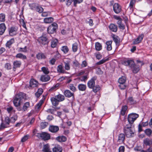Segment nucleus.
<instances>
[{"instance_id": "60", "label": "nucleus", "mask_w": 152, "mask_h": 152, "mask_svg": "<svg viewBox=\"0 0 152 152\" xmlns=\"http://www.w3.org/2000/svg\"><path fill=\"white\" fill-rule=\"evenodd\" d=\"M135 2V0H131L129 5V7L130 8V9H131L133 7L134 5Z\"/></svg>"}, {"instance_id": "46", "label": "nucleus", "mask_w": 152, "mask_h": 152, "mask_svg": "<svg viewBox=\"0 0 152 152\" xmlns=\"http://www.w3.org/2000/svg\"><path fill=\"white\" fill-rule=\"evenodd\" d=\"M38 5L36 3H32L29 4L30 8L32 10H35Z\"/></svg>"}, {"instance_id": "34", "label": "nucleus", "mask_w": 152, "mask_h": 152, "mask_svg": "<svg viewBox=\"0 0 152 152\" xmlns=\"http://www.w3.org/2000/svg\"><path fill=\"white\" fill-rule=\"evenodd\" d=\"M112 41H108L106 43L107 45V49L108 51H110L112 49Z\"/></svg>"}, {"instance_id": "27", "label": "nucleus", "mask_w": 152, "mask_h": 152, "mask_svg": "<svg viewBox=\"0 0 152 152\" xmlns=\"http://www.w3.org/2000/svg\"><path fill=\"white\" fill-rule=\"evenodd\" d=\"M38 60L42 59H45L46 58V56L45 54L40 52L37 54L36 56Z\"/></svg>"}, {"instance_id": "9", "label": "nucleus", "mask_w": 152, "mask_h": 152, "mask_svg": "<svg viewBox=\"0 0 152 152\" xmlns=\"http://www.w3.org/2000/svg\"><path fill=\"white\" fill-rule=\"evenodd\" d=\"M8 30L9 35L11 36H13L16 34L18 29L14 27H11L9 28Z\"/></svg>"}, {"instance_id": "13", "label": "nucleus", "mask_w": 152, "mask_h": 152, "mask_svg": "<svg viewBox=\"0 0 152 152\" xmlns=\"http://www.w3.org/2000/svg\"><path fill=\"white\" fill-rule=\"evenodd\" d=\"M29 83L30 87L32 88L37 87L39 84L37 81L32 78L31 79Z\"/></svg>"}, {"instance_id": "51", "label": "nucleus", "mask_w": 152, "mask_h": 152, "mask_svg": "<svg viewBox=\"0 0 152 152\" xmlns=\"http://www.w3.org/2000/svg\"><path fill=\"white\" fill-rule=\"evenodd\" d=\"M6 110L9 113H11L12 112L14 113L15 112V110H13V107L12 106L7 107Z\"/></svg>"}, {"instance_id": "62", "label": "nucleus", "mask_w": 152, "mask_h": 152, "mask_svg": "<svg viewBox=\"0 0 152 152\" xmlns=\"http://www.w3.org/2000/svg\"><path fill=\"white\" fill-rule=\"evenodd\" d=\"M29 136L28 135L24 136L21 139V141L22 142H24L27 140Z\"/></svg>"}, {"instance_id": "20", "label": "nucleus", "mask_w": 152, "mask_h": 152, "mask_svg": "<svg viewBox=\"0 0 152 152\" xmlns=\"http://www.w3.org/2000/svg\"><path fill=\"white\" fill-rule=\"evenodd\" d=\"M109 27L110 30L111 31L116 32L117 31V26L114 24L111 23L110 24Z\"/></svg>"}, {"instance_id": "52", "label": "nucleus", "mask_w": 152, "mask_h": 152, "mask_svg": "<svg viewBox=\"0 0 152 152\" xmlns=\"http://www.w3.org/2000/svg\"><path fill=\"white\" fill-rule=\"evenodd\" d=\"M5 15L3 13L0 14V21L4 22L5 20Z\"/></svg>"}, {"instance_id": "10", "label": "nucleus", "mask_w": 152, "mask_h": 152, "mask_svg": "<svg viewBox=\"0 0 152 152\" xmlns=\"http://www.w3.org/2000/svg\"><path fill=\"white\" fill-rule=\"evenodd\" d=\"M64 96L68 98L72 97L73 99H75L74 93H72L69 90H66L64 93Z\"/></svg>"}, {"instance_id": "19", "label": "nucleus", "mask_w": 152, "mask_h": 152, "mask_svg": "<svg viewBox=\"0 0 152 152\" xmlns=\"http://www.w3.org/2000/svg\"><path fill=\"white\" fill-rule=\"evenodd\" d=\"M49 129L51 132L56 133L59 130V128L57 126H51L49 127Z\"/></svg>"}, {"instance_id": "55", "label": "nucleus", "mask_w": 152, "mask_h": 152, "mask_svg": "<svg viewBox=\"0 0 152 152\" xmlns=\"http://www.w3.org/2000/svg\"><path fill=\"white\" fill-rule=\"evenodd\" d=\"M48 123L46 122H42L40 124V126L42 129L45 128L48 125Z\"/></svg>"}, {"instance_id": "1", "label": "nucleus", "mask_w": 152, "mask_h": 152, "mask_svg": "<svg viewBox=\"0 0 152 152\" xmlns=\"http://www.w3.org/2000/svg\"><path fill=\"white\" fill-rule=\"evenodd\" d=\"M26 99V94L22 92L19 93L15 96L13 101L15 107H18Z\"/></svg>"}, {"instance_id": "8", "label": "nucleus", "mask_w": 152, "mask_h": 152, "mask_svg": "<svg viewBox=\"0 0 152 152\" xmlns=\"http://www.w3.org/2000/svg\"><path fill=\"white\" fill-rule=\"evenodd\" d=\"M113 10L116 13L118 14L121 11V7L118 3H115L113 5Z\"/></svg>"}, {"instance_id": "21", "label": "nucleus", "mask_w": 152, "mask_h": 152, "mask_svg": "<svg viewBox=\"0 0 152 152\" xmlns=\"http://www.w3.org/2000/svg\"><path fill=\"white\" fill-rule=\"evenodd\" d=\"M42 151L43 152H52L49 144H47L44 145Z\"/></svg>"}, {"instance_id": "42", "label": "nucleus", "mask_w": 152, "mask_h": 152, "mask_svg": "<svg viewBox=\"0 0 152 152\" xmlns=\"http://www.w3.org/2000/svg\"><path fill=\"white\" fill-rule=\"evenodd\" d=\"M15 57L17 58H18L22 59H26L27 58L25 55L20 53L17 54Z\"/></svg>"}, {"instance_id": "4", "label": "nucleus", "mask_w": 152, "mask_h": 152, "mask_svg": "<svg viewBox=\"0 0 152 152\" xmlns=\"http://www.w3.org/2000/svg\"><path fill=\"white\" fill-rule=\"evenodd\" d=\"M58 28V25L56 23H53L50 26L47 28L48 33L49 34H53L56 32V30Z\"/></svg>"}, {"instance_id": "44", "label": "nucleus", "mask_w": 152, "mask_h": 152, "mask_svg": "<svg viewBox=\"0 0 152 152\" xmlns=\"http://www.w3.org/2000/svg\"><path fill=\"white\" fill-rule=\"evenodd\" d=\"M61 50L65 54L67 53L69 51V49L66 46H64L61 47Z\"/></svg>"}, {"instance_id": "25", "label": "nucleus", "mask_w": 152, "mask_h": 152, "mask_svg": "<svg viewBox=\"0 0 152 152\" xmlns=\"http://www.w3.org/2000/svg\"><path fill=\"white\" fill-rule=\"evenodd\" d=\"M128 108V107L126 105L123 106L120 111V115L124 116L126 113V111Z\"/></svg>"}, {"instance_id": "18", "label": "nucleus", "mask_w": 152, "mask_h": 152, "mask_svg": "<svg viewBox=\"0 0 152 152\" xmlns=\"http://www.w3.org/2000/svg\"><path fill=\"white\" fill-rule=\"evenodd\" d=\"M131 67L132 69L133 72L134 73H137L139 70V66L135 65L134 62V63L131 65Z\"/></svg>"}, {"instance_id": "50", "label": "nucleus", "mask_w": 152, "mask_h": 152, "mask_svg": "<svg viewBox=\"0 0 152 152\" xmlns=\"http://www.w3.org/2000/svg\"><path fill=\"white\" fill-rule=\"evenodd\" d=\"M44 102L43 101V100H41L37 104V105H36V106H35V108L36 109H39V108H40L42 104Z\"/></svg>"}, {"instance_id": "47", "label": "nucleus", "mask_w": 152, "mask_h": 152, "mask_svg": "<svg viewBox=\"0 0 152 152\" xmlns=\"http://www.w3.org/2000/svg\"><path fill=\"white\" fill-rule=\"evenodd\" d=\"M18 118L17 116L16 115H14L12 117L10 118V121L11 123H14Z\"/></svg>"}, {"instance_id": "30", "label": "nucleus", "mask_w": 152, "mask_h": 152, "mask_svg": "<svg viewBox=\"0 0 152 152\" xmlns=\"http://www.w3.org/2000/svg\"><path fill=\"white\" fill-rule=\"evenodd\" d=\"M112 37L113 41L116 45L119 43L120 41V39L118 36H115L114 34H112Z\"/></svg>"}, {"instance_id": "59", "label": "nucleus", "mask_w": 152, "mask_h": 152, "mask_svg": "<svg viewBox=\"0 0 152 152\" xmlns=\"http://www.w3.org/2000/svg\"><path fill=\"white\" fill-rule=\"evenodd\" d=\"M35 10L39 13H41L43 12V9L42 7L37 6Z\"/></svg>"}, {"instance_id": "7", "label": "nucleus", "mask_w": 152, "mask_h": 152, "mask_svg": "<svg viewBox=\"0 0 152 152\" xmlns=\"http://www.w3.org/2000/svg\"><path fill=\"white\" fill-rule=\"evenodd\" d=\"M97 79V77L94 76L91 79L89 80L87 83L88 87L90 88H93L95 86V81Z\"/></svg>"}, {"instance_id": "32", "label": "nucleus", "mask_w": 152, "mask_h": 152, "mask_svg": "<svg viewBox=\"0 0 152 152\" xmlns=\"http://www.w3.org/2000/svg\"><path fill=\"white\" fill-rule=\"evenodd\" d=\"M56 140L59 142H64L66 140V137L63 136H58L56 138Z\"/></svg>"}, {"instance_id": "24", "label": "nucleus", "mask_w": 152, "mask_h": 152, "mask_svg": "<svg viewBox=\"0 0 152 152\" xmlns=\"http://www.w3.org/2000/svg\"><path fill=\"white\" fill-rule=\"evenodd\" d=\"M15 42V40L14 38H12L9 40L7 41L5 44L6 47L8 48L9 49L10 48L11 45Z\"/></svg>"}, {"instance_id": "54", "label": "nucleus", "mask_w": 152, "mask_h": 152, "mask_svg": "<svg viewBox=\"0 0 152 152\" xmlns=\"http://www.w3.org/2000/svg\"><path fill=\"white\" fill-rule=\"evenodd\" d=\"M77 45L76 43L73 44L72 46V49L74 52L77 51Z\"/></svg>"}, {"instance_id": "12", "label": "nucleus", "mask_w": 152, "mask_h": 152, "mask_svg": "<svg viewBox=\"0 0 152 152\" xmlns=\"http://www.w3.org/2000/svg\"><path fill=\"white\" fill-rule=\"evenodd\" d=\"M50 79V77L49 75L45 74L41 76L40 80L42 82H46L49 81Z\"/></svg>"}, {"instance_id": "56", "label": "nucleus", "mask_w": 152, "mask_h": 152, "mask_svg": "<svg viewBox=\"0 0 152 152\" xmlns=\"http://www.w3.org/2000/svg\"><path fill=\"white\" fill-rule=\"evenodd\" d=\"M69 88L72 91L75 92L76 91V87L74 86L73 84H71L69 85Z\"/></svg>"}, {"instance_id": "39", "label": "nucleus", "mask_w": 152, "mask_h": 152, "mask_svg": "<svg viewBox=\"0 0 152 152\" xmlns=\"http://www.w3.org/2000/svg\"><path fill=\"white\" fill-rule=\"evenodd\" d=\"M145 134L148 137H150L152 134V131L150 129H147L144 131Z\"/></svg>"}, {"instance_id": "57", "label": "nucleus", "mask_w": 152, "mask_h": 152, "mask_svg": "<svg viewBox=\"0 0 152 152\" xmlns=\"http://www.w3.org/2000/svg\"><path fill=\"white\" fill-rule=\"evenodd\" d=\"M79 79L81 81H85L88 79L86 75H84L83 76L80 77L79 78Z\"/></svg>"}, {"instance_id": "36", "label": "nucleus", "mask_w": 152, "mask_h": 152, "mask_svg": "<svg viewBox=\"0 0 152 152\" xmlns=\"http://www.w3.org/2000/svg\"><path fill=\"white\" fill-rule=\"evenodd\" d=\"M95 48L96 50L100 51L102 49V45L99 42H96L95 44Z\"/></svg>"}, {"instance_id": "3", "label": "nucleus", "mask_w": 152, "mask_h": 152, "mask_svg": "<svg viewBox=\"0 0 152 152\" xmlns=\"http://www.w3.org/2000/svg\"><path fill=\"white\" fill-rule=\"evenodd\" d=\"M38 41L41 45H48L49 42V41L46 34H43L38 38Z\"/></svg>"}, {"instance_id": "15", "label": "nucleus", "mask_w": 152, "mask_h": 152, "mask_svg": "<svg viewBox=\"0 0 152 152\" xmlns=\"http://www.w3.org/2000/svg\"><path fill=\"white\" fill-rule=\"evenodd\" d=\"M21 65V62L20 61H14L13 63V71H15L16 69L20 67Z\"/></svg>"}, {"instance_id": "43", "label": "nucleus", "mask_w": 152, "mask_h": 152, "mask_svg": "<svg viewBox=\"0 0 152 152\" xmlns=\"http://www.w3.org/2000/svg\"><path fill=\"white\" fill-rule=\"evenodd\" d=\"M41 70L45 75H48L50 72L48 69L47 67H42L41 68Z\"/></svg>"}, {"instance_id": "49", "label": "nucleus", "mask_w": 152, "mask_h": 152, "mask_svg": "<svg viewBox=\"0 0 152 152\" xmlns=\"http://www.w3.org/2000/svg\"><path fill=\"white\" fill-rule=\"evenodd\" d=\"M56 111V109L55 108L54 109H48L46 111L48 113H50L52 114H54Z\"/></svg>"}, {"instance_id": "61", "label": "nucleus", "mask_w": 152, "mask_h": 152, "mask_svg": "<svg viewBox=\"0 0 152 152\" xmlns=\"http://www.w3.org/2000/svg\"><path fill=\"white\" fill-rule=\"evenodd\" d=\"M5 68L7 70H10L11 68V66L10 63H7L5 64Z\"/></svg>"}, {"instance_id": "48", "label": "nucleus", "mask_w": 152, "mask_h": 152, "mask_svg": "<svg viewBox=\"0 0 152 152\" xmlns=\"http://www.w3.org/2000/svg\"><path fill=\"white\" fill-rule=\"evenodd\" d=\"M109 60L108 58H105L102 59L96 63V64L98 65H101L105 62Z\"/></svg>"}, {"instance_id": "28", "label": "nucleus", "mask_w": 152, "mask_h": 152, "mask_svg": "<svg viewBox=\"0 0 152 152\" xmlns=\"http://www.w3.org/2000/svg\"><path fill=\"white\" fill-rule=\"evenodd\" d=\"M144 35L143 34H141L139 35L138 37L134 41V44H137L140 42L142 39Z\"/></svg>"}, {"instance_id": "58", "label": "nucleus", "mask_w": 152, "mask_h": 152, "mask_svg": "<svg viewBox=\"0 0 152 152\" xmlns=\"http://www.w3.org/2000/svg\"><path fill=\"white\" fill-rule=\"evenodd\" d=\"M59 86V85L58 84H56L55 85L52 87L50 89H49V91H51L56 90Z\"/></svg>"}, {"instance_id": "37", "label": "nucleus", "mask_w": 152, "mask_h": 152, "mask_svg": "<svg viewBox=\"0 0 152 152\" xmlns=\"http://www.w3.org/2000/svg\"><path fill=\"white\" fill-rule=\"evenodd\" d=\"M78 88L79 90L84 91L86 90V87L85 85L80 84L78 85Z\"/></svg>"}, {"instance_id": "29", "label": "nucleus", "mask_w": 152, "mask_h": 152, "mask_svg": "<svg viewBox=\"0 0 152 152\" xmlns=\"http://www.w3.org/2000/svg\"><path fill=\"white\" fill-rule=\"evenodd\" d=\"M55 96L59 102L63 101L65 99L64 96L61 94H58V95Z\"/></svg>"}, {"instance_id": "5", "label": "nucleus", "mask_w": 152, "mask_h": 152, "mask_svg": "<svg viewBox=\"0 0 152 152\" xmlns=\"http://www.w3.org/2000/svg\"><path fill=\"white\" fill-rule=\"evenodd\" d=\"M10 123H11L10 118L8 117H6L0 125V130H1L5 128L8 127Z\"/></svg>"}, {"instance_id": "26", "label": "nucleus", "mask_w": 152, "mask_h": 152, "mask_svg": "<svg viewBox=\"0 0 152 152\" xmlns=\"http://www.w3.org/2000/svg\"><path fill=\"white\" fill-rule=\"evenodd\" d=\"M57 71L59 73H66V71L63 69L62 65H60L58 66Z\"/></svg>"}, {"instance_id": "6", "label": "nucleus", "mask_w": 152, "mask_h": 152, "mask_svg": "<svg viewBox=\"0 0 152 152\" xmlns=\"http://www.w3.org/2000/svg\"><path fill=\"white\" fill-rule=\"evenodd\" d=\"M139 116L138 114L136 113H132L129 115L128 118L129 124H130L132 125V124L138 117Z\"/></svg>"}, {"instance_id": "64", "label": "nucleus", "mask_w": 152, "mask_h": 152, "mask_svg": "<svg viewBox=\"0 0 152 152\" xmlns=\"http://www.w3.org/2000/svg\"><path fill=\"white\" fill-rule=\"evenodd\" d=\"M18 51L20 52H26L27 51V47L25 46L23 48H20L18 49Z\"/></svg>"}, {"instance_id": "41", "label": "nucleus", "mask_w": 152, "mask_h": 152, "mask_svg": "<svg viewBox=\"0 0 152 152\" xmlns=\"http://www.w3.org/2000/svg\"><path fill=\"white\" fill-rule=\"evenodd\" d=\"M126 80V78L124 76H122L118 80V82L120 84H124Z\"/></svg>"}, {"instance_id": "23", "label": "nucleus", "mask_w": 152, "mask_h": 152, "mask_svg": "<svg viewBox=\"0 0 152 152\" xmlns=\"http://www.w3.org/2000/svg\"><path fill=\"white\" fill-rule=\"evenodd\" d=\"M52 105L55 107L58 105L59 102L55 96V97H52L50 99Z\"/></svg>"}, {"instance_id": "22", "label": "nucleus", "mask_w": 152, "mask_h": 152, "mask_svg": "<svg viewBox=\"0 0 152 152\" xmlns=\"http://www.w3.org/2000/svg\"><path fill=\"white\" fill-rule=\"evenodd\" d=\"M6 29V27L4 23L0 24V35H2Z\"/></svg>"}, {"instance_id": "11", "label": "nucleus", "mask_w": 152, "mask_h": 152, "mask_svg": "<svg viewBox=\"0 0 152 152\" xmlns=\"http://www.w3.org/2000/svg\"><path fill=\"white\" fill-rule=\"evenodd\" d=\"M143 144L146 146H150L152 145V139L146 138L143 140Z\"/></svg>"}, {"instance_id": "33", "label": "nucleus", "mask_w": 152, "mask_h": 152, "mask_svg": "<svg viewBox=\"0 0 152 152\" xmlns=\"http://www.w3.org/2000/svg\"><path fill=\"white\" fill-rule=\"evenodd\" d=\"M64 67L65 69L66 70H69L70 69V62L69 61H64Z\"/></svg>"}, {"instance_id": "63", "label": "nucleus", "mask_w": 152, "mask_h": 152, "mask_svg": "<svg viewBox=\"0 0 152 152\" xmlns=\"http://www.w3.org/2000/svg\"><path fill=\"white\" fill-rule=\"evenodd\" d=\"M83 0H73L75 6H76L77 4H80L82 2Z\"/></svg>"}, {"instance_id": "17", "label": "nucleus", "mask_w": 152, "mask_h": 152, "mask_svg": "<svg viewBox=\"0 0 152 152\" xmlns=\"http://www.w3.org/2000/svg\"><path fill=\"white\" fill-rule=\"evenodd\" d=\"M125 139V135L124 134L121 133L118 135L117 142L119 144L122 143L124 142Z\"/></svg>"}, {"instance_id": "2", "label": "nucleus", "mask_w": 152, "mask_h": 152, "mask_svg": "<svg viewBox=\"0 0 152 152\" xmlns=\"http://www.w3.org/2000/svg\"><path fill=\"white\" fill-rule=\"evenodd\" d=\"M124 132L127 137L130 138L134 136L135 131L132 127V125L128 124L124 127Z\"/></svg>"}, {"instance_id": "40", "label": "nucleus", "mask_w": 152, "mask_h": 152, "mask_svg": "<svg viewBox=\"0 0 152 152\" xmlns=\"http://www.w3.org/2000/svg\"><path fill=\"white\" fill-rule=\"evenodd\" d=\"M44 22L45 23H50L53 21V18L52 17L47 18H44Z\"/></svg>"}, {"instance_id": "16", "label": "nucleus", "mask_w": 152, "mask_h": 152, "mask_svg": "<svg viewBox=\"0 0 152 152\" xmlns=\"http://www.w3.org/2000/svg\"><path fill=\"white\" fill-rule=\"evenodd\" d=\"M50 134L47 132H42V133L41 138L44 140H46L50 139Z\"/></svg>"}, {"instance_id": "38", "label": "nucleus", "mask_w": 152, "mask_h": 152, "mask_svg": "<svg viewBox=\"0 0 152 152\" xmlns=\"http://www.w3.org/2000/svg\"><path fill=\"white\" fill-rule=\"evenodd\" d=\"M58 42V41L56 39H53L51 41V47L54 48L56 47Z\"/></svg>"}, {"instance_id": "45", "label": "nucleus", "mask_w": 152, "mask_h": 152, "mask_svg": "<svg viewBox=\"0 0 152 152\" xmlns=\"http://www.w3.org/2000/svg\"><path fill=\"white\" fill-rule=\"evenodd\" d=\"M30 103L28 102H26L24 103L23 107V110L24 111H25L27 110L28 108L30 107Z\"/></svg>"}, {"instance_id": "31", "label": "nucleus", "mask_w": 152, "mask_h": 152, "mask_svg": "<svg viewBox=\"0 0 152 152\" xmlns=\"http://www.w3.org/2000/svg\"><path fill=\"white\" fill-rule=\"evenodd\" d=\"M134 63V61L132 60H127L124 61L123 64L126 66H129L130 67L131 66V65Z\"/></svg>"}, {"instance_id": "14", "label": "nucleus", "mask_w": 152, "mask_h": 152, "mask_svg": "<svg viewBox=\"0 0 152 152\" xmlns=\"http://www.w3.org/2000/svg\"><path fill=\"white\" fill-rule=\"evenodd\" d=\"M52 151L53 152H62V148L59 145H55L52 148Z\"/></svg>"}, {"instance_id": "35", "label": "nucleus", "mask_w": 152, "mask_h": 152, "mask_svg": "<svg viewBox=\"0 0 152 152\" xmlns=\"http://www.w3.org/2000/svg\"><path fill=\"white\" fill-rule=\"evenodd\" d=\"M128 102L131 104H135L137 103V101L132 97H129L128 99Z\"/></svg>"}, {"instance_id": "53", "label": "nucleus", "mask_w": 152, "mask_h": 152, "mask_svg": "<svg viewBox=\"0 0 152 152\" xmlns=\"http://www.w3.org/2000/svg\"><path fill=\"white\" fill-rule=\"evenodd\" d=\"M92 88L93 89V91L94 92L96 93L100 90V88L99 86H94V88Z\"/></svg>"}]
</instances>
